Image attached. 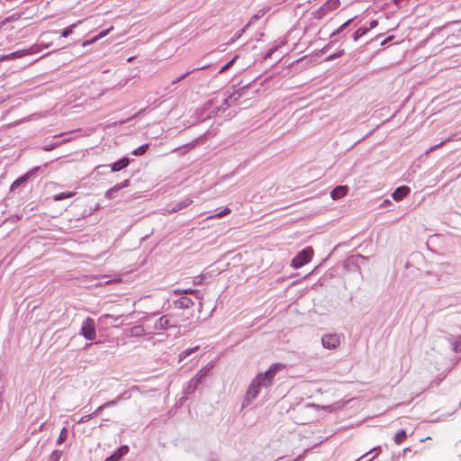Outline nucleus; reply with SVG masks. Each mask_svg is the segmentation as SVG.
Listing matches in <instances>:
<instances>
[{"label": "nucleus", "instance_id": "12", "mask_svg": "<svg viewBox=\"0 0 461 461\" xmlns=\"http://www.w3.org/2000/svg\"><path fill=\"white\" fill-rule=\"evenodd\" d=\"M340 1L339 0H328L322 6L321 10L323 12H331L339 7Z\"/></svg>", "mask_w": 461, "mask_h": 461}, {"label": "nucleus", "instance_id": "14", "mask_svg": "<svg viewBox=\"0 0 461 461\" xmlns=\"http://www.w3.org/2000/svg\"><path fill=\"white\" fill-rule=\"evenodd\" d=\"M37 168H34L33 171H36ZM32 170L31 172H28L26 173L25 175H23V176H21L20 178L16 179L11 185V190H14L15 188H17L18 186H20V185L25 181H27V179L29 178V176H31Z\"/></svg>", "mask_w": 461, "mask_h": 461}, {"label": "nucleus", "instance_id": "29", "mask_svg": "<svg viewBox=\"0 0 461 461\" xmlns=\"http://www.w3.org/2000/svg\"><path fill=\"white\" fill-rule=\"evenodd\" d=\"M113 29V26H111L110 28L104 30V31H102L99 34L96 35V37H98V40L105 37Z\"/></svg>", "mask_w": 461, "mask_h": 461}, {"label": "nucleus", "instance_id": "7", "mask_svg": "<svg viewBox=\"0 0 461 461\" xmlns=\"http://www.w3.org/2000/svg\"><path fill=\"white\" fill-rule=\"evenodd\" d=\"M348 187L347 185H339L331 191L330 196L333 200H338L344 197L348 194Z\"/></svg>", "mask_w": 461, "mask_h": 461}, {"label": "nucleus", "instance_id": "1", "mask_svg": "<svg viewBox=\"0 0 461 461\" xmlns=\"http://www.w3.org/2000/svg\"><path fill=\"white\" fill-rule=\"evenodd\" d=\"M285 368L282 363H275L265 372L256 375L247 391V396L255 399L262 387H268L272 384L275 375Z\"/></svg>", "mask_w": 461, "mask_h": 461}, {"label": "nucleus", "instance_id": "31", "mask_svg": "<svg viewBox=\"0 0 461 461\" xmlns=\"http://www.w3.org/2000/svg\"><path fill=\"white\" fill-rule=\"evenodd\" d=\"M121 457L118 456V454L114 453L110 456L106 457L104 461H119Z\"/></svg>", "mask_w": 461, "mask_h": 461}, {"label": "nucleus", "instance_id": "34", "mask_svg": "<svg viewBox=\"0 0 461 461\" xmlns=\"http://www.w3.org/2000/svg\"><path fill=\"white\" fill-rule=\"evenodd\" d=\"M102 318H107V319L110 318V319H113L114 321H117L120 318V316L113 317L111 314H104V315L102 316Z\"/></svg>", "mask_w": 461, "mask_h": 461}, {"label": "nucleus", "instance_id": "19", "mask_svg": "<svg viewBox=\"0 0 461 461\" xmlns=\"http://www.w3.org/2000/svg\"><path fill=\"white\" fill-rule=\"evenodd\" d=\"M230 212H231L230 208H229V207H225V208H224L223 210H221V212H217V213H215V214H213V215H211V216L207 217V219H213V218H218V219H220V218H221V217H223V216H225V215H227V214L230 213Z\"/></svg>", "mask_w": 461, "mask_h": 461}, {"label": "nucleus", "instance_id": "35", "mask_svg": "<svg viewBox=\"0 0 461 461\" xmlns=\"http://www.w3.org/2000/svg\"><path fill=\"white\" fill-rule=\"evenodd\" d=\"M194 291L192 290V289H185V290H183V294H194Z\"/></svg>", "mask_w": 461, "mask_h": 461}, {"label": "nucleus", "instance_id": "39", "mask_svg": "<svg viewBox=\"0 0 461 461\" xmlns=\"http://www.w3.org/2000/svg\"><path fill=\"white\" fill-rule=\"evenodd\" d=\"M401 0H393L395 4H398Z\"/></svg>", "mask_w": 461, "mask_h": 461}, {"label": "nucleus", "instance_id": "27", "mask_svg": "<svg viewBox=\"0 0 461 461\" xmlns=\"http://www.w3.org/2000/svg\"><path fill=\"white\" fill-rule=\"evenodd\" d=\"M343 54H344V50H339L338 52H336V53H334V54H332V55L329 56V57L326 59V60H328V61H329V60H332V59H337V58L341 57Z\"/></svg>", "mask_w": 461, "mask_h": 461}, {"label": "nucleus", "instance_id": "2", "mask_svg": "<svg viewBox=\"0 0 461 461\" xmlns=\"http://www.w3.org/2000/svg\"><path fill=\"white\" fill-rule=\"evenodd\" d=\"M313 254L314 251L312 247L305 248L292 259L291 267L294 269L303 267L312 260Z\"/></svg>", "mask_w": 461, "mask_h": 461}, {"label": "nucleus", "instance_id": "4", "mask_svg": "<svg viewBox=\"0 0 461 461\" xmlns=\"http://www.w3.org/2000/svg\"><path fill=\"white\" fill-rule=\"evenodd\" d=\"M179 321L176 320V316H173V313L164 315L160 317L157 322L156 327L160 330H166L172 327H178Z\"/></svg>", "mask_w": 461, "mask_h": 461}, {"label": "nucleus", "instance_id": "25", "mask_svg": "<svg viewBox=\"0 0 461 461\" xmlns=\"http://www.w3.org/2000/svg\"><path fill=\"white\" fill-rule=\"evenodd\" d=\"M236 59H237V56H236V57H234L231 60H230L227 64H225V65H224V66L220 69V71H219V72L221 74V73L225 72L227 69H229V68H230L234 64V62H235Z\"/></svg>", "mask_w": 461, "mask_h": 461}, {"label": "nucleus", "instance_id": "30", "mask_svg": "<svg viewBox=\"0 0 461 461\" xmlns=\"http://www.w3.org/2000/svg\"><path fill=\"white\" fill-rule=\"evenodd\" d=\"M60 454L58 451L53 452L50 456L48 461H59Z\"/></svg>", "mask_w": 461, "mask_h": 461}, {"label": "nucleus", "instance_id": "6", "mask_svg": "<svg viewBox=\"0 0 461 461\" xmlns=\"http://www.w3.org/2000/svg\"><path fill=\"white\" fill-rule=\"evenodd\" d=\"M130 184V181L128 179L113 185V187H111L110 189H108L106 192H105V197L107 199H113L114 197V193H116L117 191L128 186Z\"/></svg>", "mask_w": 461, "mask_h": 461}, {"label": "nucleus", "instance_id": "11", "mask_svg": "<svg viewBox=\"0 0 461 461\" xmlns=\"http://www.w3.org/2000/svg\"><path fill=\"white\" fill-rule=\"evenodd\" d=\"M173 316H176V320L179 321V326L192 318L191 311H182L177 312H173Z\"/></svg>", "mask_w": 461, "mask_h": 461}, {"label": "nucleus", "instance_id": "33", "mask_svg": "<svg viewBox=\"0 0 461 461\" xmlns=\"http://www.w3.org/2000/svg\"><path fill=\"white\" fill-rule=\"evenodd\" d=\"M98 41V37L95 36L94 38L88 40L87 41L84 42V46L86 45H88V44H93L95 42H96Z\"/></svg>", "mask_w": 461, "mask_h": 461}, {"label": "nucleus", "instance_id": "23", "mask_svg": "<svg viewBox=\"0 0 461 461\" xmlns=\"http://www.w3.org/2000/svg\"><path fill=\"white\" fill-rule=\"evenodd\" d=\"M148 147L149 145L148 144H144L140 147H139L138 149H136L134 151H133V154L136 155V156H140V155H142L144 154L147 149H148Z\"/></svg>", "mask_w": 461, "mask_h": 461}, {"label": "nucleus", "instance_id": "40", "mask_svg": "<svg viewBox=\"0 0 461 461\" xmlns=\"http://www.w3.org/2000/svg\"><path fill=\"white\" fill-rule=\"evenodd\" d=\"M460 140H461V137H460Z\"/></svg>", "mask_w": 461, "mask_h": 461}, {"label": "nucleus", "instance_id": "3", "mask_svg": "<svg viewBox=\"0 0 461 461\" xmlns=\"http://www.w3.org/2000/svg\"><path fill=\"white\" fill-rule=\"evenodd\" d=\"M81 334L88 340H94L96 338L95 321L92 318L88 317L83 321Z\"/></svg>", "mask_w": 461, "mask_h": 461}, {"label": "nucleus", "instance_id": "36", "mask_svg": "<svg viewBox=\"0 0 461 461\" xmlns=\"http://www.w3.org/2000/svg\"><path fill=\"white\" fill-rule=\"evenodd\" d=\"M377 24H378L377 21L374 20V21H372V22L370 23V28H371V29H372V28H375V27H376V26H377Z\"/></svg>", "mask_w": 461, "mask_h": 461}, {"label": "nucleus", "instance_id": "18", "mask_svg": "<svg viewBox=\"0 0 461 461\" xmlns=\"http://www.w3.org/2000/svg\"><path fill=\"white\" fill-rule=\"evenodd\" d=\"M80 23H81V21H78L77 23H73V24L69 25L68 27H67L66 29H64L61 32V37L66 38L68 35H70L73 32L74 28H76L77 25L80 24Z\"/></svg>", "mask_w": 461, "mask_h": 461}, {"label": "nucleus", "instance_id": "16", "mask_svg": "<svg viewBox=\"0 0 461 461\" xmlns=\"http://www.w3.org/2000/svg\"><path fill=\"white\" fill-rule=\"evenodd\" d=\"M394 442L396 445L402 444L406 439V431L405 429H401L397 431L394 435Z\"/></svg>", "mask_w": 461, "mask_h": 461}, {"label": "nucleus", "instance_id": "37", "mask_svg": "<svg viewBox=\"0 0 461 461\" xmlns=\"http://www.w3.org/2000/svg\"><path fill=\"white\" fill-rule=\"evenodd\" d=\"M174 294H175L176 295L183 294V290L176 289V290L174 291Z\"/></svg>", "mask_w": 461, "mask_h": 461}, {"label": "nucleus", "instance_id": "32", "mask_svg": "<svg viewBox=\"0 0 461 461\" xmlns=\"http://www.w3.org/2000/svg\"><path fill=\"white\" fill-rule=\"evenodd\" d=\"M352 22V19H349L348 21H347L346 23H344L338 30H337V32H342L348 25H349V23Z\"/></svg>", "mask_w": 461, "mask_h": 461}, {"label": "nucleus", "instance_id": "10", "mask_svg": "<svg viewBox=\"0 0 461 461\" xmlns=\"http://www.w3.org/2000/svg\"><path fill=\"white\" fill-rule=\"evenodd\" d=\"M175 306L180 310H185L194 305V302L187 297H182L174 303Z\"/></svg>", "mask_w": 461, "mask_h": 461}, {"label": "nucleus", "instance_id": "8", "mask_svg": "<svg viewBox=\"0 0 461 461\" xmlns=\"http://www.w3.org/2000/svg\"><path fill=\"white\" fill-rule=\"evenodd\" d=\"M410 188L406 185L397 187L392 194V197L395 201H401L402 198L408 195Z\"/></svg>", "mask_w": 461, "mask_h": 461}, {"label": "nucleus", "instance_id": "17", "mask_svg": "<svg viewBox=\"0 0 461 461\" xmlns=\"http://www.w3.org/2000/svg\"><path fill=\"white\" fill-rule=\"evenodd\" d=\"M76 194L75 192H62L54 196V201H61L66 198L73 197Z\"/></svg>", "mask_w": 461, "mask_h": 461}, {"label": "nucleus", "instance_id": "26", "mask_svg": "<svg viewBox=\"0 0 461 461\" xmlns=\"http://www.w3.org/2000/svg\"><path fill=\"white\" fill-rule=\"evenodd\" d=\"M198 347H194V348H188L185 351H183L181 354H180V357L181 359L184 358V357H186L187 356H189L192 352L197 350Z\"/></svg>", "mask_w": 461, "mask_h": 461}, {"label": "nucleus", "instance_id": "38", "mask_svg": "<svg viewBox=\"0 0 461 461\" xmlns=\"http://www.w3.org/2000/svg\"><path fill=\"white\" fill-rule=\"evenodd\" d=\"M133 59H134L133 57H131V58H129V59H127V61H128V62H131V61H132V60H133Z\"/></svg>", "mask_w": 461, "mask_h": 461}, {"label": "nucleus", "instance_id": "13", "mask_svg": "<svg viewBox=\"0 0 461 461\" xmlns=\"http://www.w3.org/2000/svg\"><path fill=\"white\" fill-rule=\"evenodd\" d=\"M128 165H129V159L124 158H121L120 160L114 162L112 165L111 168H112V171L117 172V171H120L122 168L126 167Z\"/></svg>", "mask_w": 461, "mask_h": 461}, {"label": "nucleus", "instance_id": "15", "mask_svg": "<svg viewBox=\"0 0 461 461\" xmlns=\"http://www.w3.org/2000/svg\"><path fill=\"white\" fill-rule=\"evenodd\" d=\"M193 200L192 199H185L184 201H181L180 203H176L173 208L171 212H176L177 211H180L183 208H185L192 204Z\"/></svg>", "mask_w": 461, "mask_h": 461}, {"label": "nucleus", "instance_id": "24", "mask_svg": "<svg viewBox=\"0 0 461 461\" xmlns=\"http://www.w3.org/2000/svg\"><path fill=\"white\" fill-rule=\"evenodd\" d=\"M129 452V447L128 446H122L120 447L115 453L118 454V456L122 458L123 456H125Z\"/></svg>", "mask_w": 461, "mask_h": 461}, {"label": "nucleus", "instance_id": "22", "mask_svg": "<svg viewBox=\"0 0 461 461\" xmlns=\"http://www.w3.org/2000/svg\"><path fill=\"white\" fill-rule=\"evenodd\" d=\"M68 437V430L66 428H63L59 433V438H58V444L63 443Z\"/></svg>", "mask_w": 461, "mask_h": 461}, {"label": "nucleus", "instance_id": "28", "mask_svg": "<svg viewBox=\"0 0 461 461\" xmlns=\"http://www.w3.org/2000/svg\"><path fill=\"white\" fill-rule=\"evenodd\" d=\"M453 140V138H452V137H449V138H447L446 140L441 141L439 144H437V145H435V146L431 147V148L429 149V152H431V151L435 150L436 149H438V148H439V147L443 146L446 142L450 141V140Z\"/></svg>", "mask_w": 461, "mask_h": 461}, {"label": "nucleus", "instance_id": "20", "mask_svg": "<svg viewBox=\"0 0 461 461\" xmlns=\"http://www.w3.org/2000/svg\"><path fill=\"white\" fill-rule=\"evenodd\" d=\"M368 29L366 28H359L354 32V40L357 41L360 37L364 36L367 32Z\"/></svg>", "mask_w": 461, "mask_h": 461}, {"label": "nucleus", "instance_id": "9", "mask_svg": "<svg viewBox=\"0 0 461 461\" xmlns=\"http://www.w3.org/2000/svg\"><path fill=\"white\" fill-rule=\"evenodd\" d=\"M32 53H34V51H32V50H17V51L12 52L10 54H7L5 56H3L1 58V60L20 59V58H23V57H24L26 55L32 54Z\"/></svg>", "mask_w": 461, "mask_h": 461}, {"label": "nucleus", "instance_id": "5", "mask_svg": "<svg viewBox=\"0 0 461 461\" xmlns=\"http://www.w3.org/2000/svg\"><path fill=\"white\" fill-rule=\"evenodd\" d=\"M322 346L328 349H336L340 345V338L337 334H326L321 339Z\"/></svg>", "mask_w": 461, "mask_h": 461}, {"label": "nucleus", "instance_id": "21", "mask_svg": "<svg viewBox=\"0 0 461 461\" xmlns=\"http://www.w3.org/2000/svg\"><path fill=\"white\" fill-rule=\"evenodd\" d=\"M207 68V66H203V67L200 68L199 69H203V68ZM197 69H198V68H195V69H194V70H192V71H187L186 73L183 74V75H182V76H180L178 78H176V80H174V81L172 82V84H176V83H178V82L182 81V80H183V79H185V77H186L190 73H192V72H194V71H195V70H197Z\"/></svg>", "mask_w": 461, "mask_h": 461}]
</instances>
